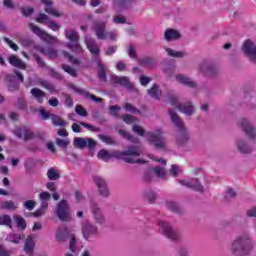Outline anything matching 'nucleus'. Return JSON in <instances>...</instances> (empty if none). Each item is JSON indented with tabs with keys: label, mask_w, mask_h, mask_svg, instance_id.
Masks as SVG:
<instances>
[{
	"label": "nucleus",
	"mask_w": 256,
	"mask_h": 256,
	"mask_svg": "<svg viewBox=\"0 0 256 256\" xmlns=\"http://www.w3.org/2000/svg\"><path fill=\"white\" fill-rule=\"evenodd\" d=\"M140 156L141 148H139V146H129L125 151H114L112 153H109V151L105 149H101L97 155L98 159H101V161H109L111 157H117L118 159H123L125 163H139L140 165H145L147 163V160H143L141 158H134Z\"/></svg>",
	"instance_id": "nucleus-1"
},
{
	"label": "nucleus",
	"mask_w": 256,
	"mask_h": 256,
	"mask_svg": "<svg viewBox=\"0 0 256 256\" xmlns=\"http://www.w3.org/2000/svg\"><path fill=\"white\" fill-rule=\"evenodd\" d=\"M253 251V241L249 234L238 236L232 243V253L236 256H245Z\"/></svg>",
	"instance_id": "nucleus-2"
},
{
	"label": "nucleus",
	"mask_w": 256,
	"mask_h": 256,
	"mask_svg": "<svg viewBox=\"0 0 256 256\" xmlns=\"http://www.w3.org/2000/svg\"><path fill=\"white\" fill-rule=\"evenodd\" d=\"M168 113L172 119V123L175 125L177 131L179 132V135L176 137L177 145H187L189 141V133H187V129L185 128L183 120L173 110H169Z\"/></svg>",
	"instance_id": "nucleus-3"
},
{
	"label": "nucleus",
	"mask_w": 256,
	"mask_h": 256,
	"mask_svg": "<svg viewBox=\"0 0 256 256\" xmlns=\"http://www.w3.org/2000/svg\"><path fill=\"white\" fill-rule=\"evenodd\" d=\"M92 29L100 41L109 39L110 41H117V33L115 31H107V23L103 21H94Z\"/></svg>",
	"instance_id": "nucleus-4"
},
{
	"label": "nucleus",
	"mask_w": 256,
	"mask_h": 256,
	"mask_svg": "<svg viewBox=\"0 0 256 256\" xmlns=\"http://www.w3.org/2000/svg\"><path fill=\"white\" fill-rule=\"evenodd\" d=\"M146 139L150 145L155 147V149L161 151L167 149V142L165 141L161 129L155 130L154 132H146Z\"/></svg>",
	"instance_id": "nucleus-5"
},
{
	"label": "nucleus",
	"mask_w": 256,
	"mask_h": 256,
	"mask_svg": "<svg viewBox=\"0 0 256 256\" xmlns=\"http://www.w3.org/2000/svg\"><path fill=\"white\" fill-rule=\"evenodd\" d=\"M64 34L65 38L70 41L66 44L67 49L72 53H83V47L79 43V33L73 29H66Z\"/></svg>",
	"instance_id": "nucleus-6"
},
{
	"label": "nucleus",
	"mask_w": 256,
	"mask_h": 256,
	"mask_svg": "<svg viewBox=\"0 0 256 256\" xmlns=\"http://www.w3.org/2000/svg\"><path fill=\"white\" fill-rule=\"evenodd\" d=\"M14 73H15V75L8 74L5 77V82L8 87V91H11L12 93L15 91H19V89L21 87L20 83H23L25 81V77L23 76V74L21 72L15 71ZM19 81H20V83H19Z\"/></svg>",
	"instance_id": "nucleus-7"
},
{
	"label": "nucleus",
	"mask_w": 256,
	"mask_h": 256,
	"mask_svg": "<svg viewBox=\"0 0 256 256\" xmlns=\"http://www.w3.org/2000/svg\"><path fill=\"white\" fill-rule=\"evenodd\" d=\"M29 27L31 29V31L37 35V37H39L42 41H44V43H48V45H55V43H57L59 40L57 39V37L47 33V31L42 30L41 28H39V26L30 23Z\"/></svg>",
	"instance_id": "nucleus-8"
},
{
	"label": "nucleus",
	"mask_w": 256,
	"mask_h": 256,
	"mask_svg": "<svg viewBox=\"0 0 256 256\" xmlns=\"http://www.w3.org/2000/svg\"><path fill=\"white\" fill-rule=\"evenodd\" d=\"M170 104L173 105V107H176L181 113H184V115H193L195 108L193 107V104L191 102H187L184 104H179V100L177 99V96H170L169 98Z\"/></svg>",
	"instance_id": "nucleus-9"
},
{
	"label": "nucleus",
	"mask_w": 256,
	"mask_h": 256,
	"mask_svg": "<svg viewBox=\"0 0 256 256\" xmlns=\"http://www.w3.org/2000/svg\"><path fill=\"white\" fill-rule=\"evenodd\" d=\"M56 215L60 221L67 222L71 219V215L69 214V204L67 200H61L57 204Z\"/></svg>",
	"instance_id": "nucleus-10"
},
{
	"label": "nucleus",
	"mask_w": 256,
	"mask_h": 256,
	"mask_svg": "<svg viewBox=\"0 0 256 256\" xmlns=\"http://www.w3.org/2000/svg\"><path fill=\"white\" fill-rule=\"evenodd\" d=\"M243 53L248 57L251 63L256 65V45L251 40H246L242 46Z\"/></svg>",
	"instance_id": "nucleus-11"
},
{
	"label": "nucleus",
	"mask_w": 256,
	"mask_h": 256,
	"mask_svg": "<svg viewBox=\"0 0 256 256\" xmlns=\"http://www.w3.org/2000/svg\"><path fill=\"white\" fill-rule=\"evenodd\" d=\"M160 229L165 237L170 239V241H179V232H177V230H173L169 223L160 221Z\"/></svg>",
	"instance_id": "nucleus-12"
},
{
	"label": "nucleus",
	"mask_w": 256,
	"mask_h": 256,
	"mask_svg": "<svg viewBox=\"0 0 256 256\" xmlns=\"http://www.w3.org/2000/svg\"><path fill=\"white\" fill-rule=\"evenodd\" d=\"M82 235L84 239L89 240L95 235H99V229L93 223L86 221L82 224Z\"/></svg>",
	"instance_id": "nucleus-13"
},
{
	"label": "nucleus",
	"mask_w": 256,
	"mask_h": 256,
	"mask_svg": "<svg viewBox=\"0 0 256 256\" xmlns=\"http://www.w3.org/2000/svg\"><path fill=\"white\" fill-rule=\"evenodd\" d=\"M110 81L114 85H121V87H125V89H128V91H133L134 89L133 84L131 83L129 77L127 76L112 75Z\"/></svg>",
	"instance_id": "nucleus-14"
},
{
	"label": "nucleus",
	"mask_w": 256,
	"mask_h": 256,
	"mask_svg": "<svg viewBox=\"0 0 256 256\" xmlns=\"http://www.w3.org/2000/svg\"><path fill=\"white\" fill-rule=\"evenodd\" d=\"M74 145L78 147V149H85V147H88V149L93 151L95 150V147H97V142L92 138H75Z\"/></svg>",
	"instance_id": "nucleus-15"
},
{
	"label": "nucleus",
	"mask_w": 256,
	"mask_h": 256,
	"mask_svg": "<svg viewBox=\"0 0 256 256\" xmlns=\"http://www.w3.org/2000/svg\"><path fill=\"white\" fill-rule=\"evenodd\" d=\"M85 43H86L87 49L90 51L93 57H96V61H97L101 53V48L99 47V44L94 38H91V37L85 38Z\"/></svg>",
	"instance_id": "nucleus-16"
},
{
	"label": "nucleus",
	"mask_w": 256,
	"mask_h": 256,
	"mask_svg": "<svg viewBox=\"0 0 256 256\" xmlns=\"http://www.w3.org/2000/svg\"><path fill=\"white\" fill-rule=\"evenodd\" d=\"M70 89H73L75 93H78V95H82L83 97H85V99H91L92 101H94V103H103V98H99L95 96V94H91L87 90L81 89L74 84L70 85Z\"/></svg>",
	"instance_id": "nucleus-17"
},
{
	"label": "nucleus",
	"mask_w": 256,
	"mask_h": 256,
	"mask_svg": "<svg viewBox=\"0 0 256 256\" xmlns=\"http://www.w3.org/2000/svg\"><path fill=\"white\" fill-rule=\"evenodd\" d=\"M180 185L184 187H188V189H192L193 191H198L199 193H203V185L199 182V179H191V180H180Z\"/></svg>",
	"instance_id": "nucleus-18"
},
{
	"label": "nucleus",
	"mask_w": 256,
	"mask_h": 256,
	"mask_svg": "<svg viewBox=\"0 0 256 256\" xmlns=\"http://www.w3.org/2000/svg\"><path fill=\"white\" fill-rule=\"evenodd\" d=\"M93 180L98 187V191L102 197H109V188H107V182L100 176H94Z\"/></svg>",
	"instance_id": "nucleus-19"
},
{
	"label": "nucleus",
	"mask_w": 256,
	"mask_h": 256,
	"mask_svg": "<svg viewBox=\"0 0 256 256\" xmlns=\"http://www.w3.org/2000/svg\"><path fill=\"white\" fill-rule=\"evenodd\" d=\"M240 127H242L243 131L246 133L247 137L249 139H255L256 137V131L251 124H249V121L245 118L240 120Z\"/></svg>",
	"instance_id": "nucleus-20"
},
{
	"label": "nucleus",
	"mask_w": 256,
	"mask_h": 256,
	"mask_svg": "<svg viewBox=\"0 0 256 256\" xmlns=\"http://www.w3.org/2000/svg\"><path fill=\"white\" fill-rule=\"evenodd\" d=\"M200 71L206 77H213L217 73V67L209 64V62L204 61L200 64Z\"/></svg>",
	"instance_id": "nucleus-21"
},
{
	"label": "nucleus",
	"mask_w": 256,
	"mask_h": 256,
	"mask_svg": "<svg viewBox=\"0 0 256 256\" xmlns=\"http://www.w3.org/2000/svg\"><path fill=\"white\" fill-rule=\"evenodd\" d=\"M70 236L71 232H69V229L67 227L58 228V230L56 231V240L59 243H64V241H67Z\"/></svg>",
	"instance_id": "nucleus-22"
},
{
	"label": "nucleus",
	"mask_w": 256,
	"mask_h": 256,
	"mask_svg": "<svg viewBox=\"0 0 256 256\" xmlns=\"http://www.w3.org/2000/svg\"><path fill=\"white\" fill-rule=\"evenodd\" d=\"M92 213L94 215V220L96 223H98V225H103L105 223V216L97 204L92 205Z\"/></svg>",
	"instance_id": "nucleus-23"
},
{
	"label": "nucleus",
	"mask_w": 256,
	"mask_h": 256,
	"mask_svg": "<svg viewBox=\"0 0 256 256\" xmlns=\"http://www.w3.org/2000/svg\"><path fill=\"white\" fill-rule=\"evenodd\" d=\"M8 63H10L12 67H16L17 69H25L27 67L25 62H23V60H21L15 54H10L8 56Z\"/></svg>",
	"instance_id": "nucleus-24"
},
{
	"label": "nucleus",
	"mask_w": 256,
	"mask_h": 256,
	"mask_svg": "<svg viewBox=\"0 0 256 256\" xmlns=\"http://www.w3.org/2000/svg\"><path fill=\"white\" fill-rule=\"evenodd\" d=\"M38 51L42 55H45L46 57H48V59H55V57H57L58 55L57 49L53 47L40 46L38 48Z\"/></svg>",
	"instance_id": "nucleus-25"
},
{
	"label": "nucleus",
	"mask_w": 256,
	"mask_h": 256,
	"mask_svg": "<svg viewBox=\"0 0 256 256\" xmlns=\"http://www.w3.org/2000/svg\"><path fill=\"white\" fill-rule=\"evenodd\" d=\"M41 2L46 5L45 13L52 15L53 17H61V13L57 9L53 8V1L51 0H41Z\"/></svg>",
	"instance_id": "nucleus-26"
},
{
	"label": "nucleus",
	"mask_w": 256,
	"mask_h": 256,
	"mask_svg": "<svg viewBox=\"0 0 256 256\" xmlns=\"http://www.w3.org/2000/svg\"><path fill=\"white\" fill-rule=\"evenodd\" d=\"M24 251L26 255H33V251H35V238L32 236L27 237L24 244Z\"/></svg>",
	"instance_id": "nucleus-27"
},
{
	"label": "nucleus",
	"mask_w": 256,
	"mask_h": 256,
	"mask_svg": "<svg viewBox=\"0 0 256 256\" xmlns=\"http://www.w3.org/2000/svg\"><path fill=\"white\" fill-rule=\"evenodd\" d=\"M176 81H178L182 85H186V87H191L192 89L197 87V83H195L194 81H192L190 78H188L183 74L176 75Z\"/></svg>",
	"instance_id": "nucleus-28"
},
{
	"label": "nucleus",
	"mask_w": 256,
	"mask_h": 256,
	"mask_svg": "<svg viewBox=\"0 0 256 256\" xmlns=\"http://www.w3.org/2000/svg\"><path fill=\"white\" fill-rule=\"evenodd\" d=\"M32 97L36 99L37 103L43 104V101L47 94H45V91L39 89V88H32L30 91Z\"/></svg>",
	"instance_id": "nucleus-29"
},
{
	"label": "nucleus",
	"mask_w": 256,
	"mask_h": 256,
	"mask_svg": "<svg viewBox=\"0 0 256 256\" xmlns=\"http://www.w3.org/2000/svg\"><path fill=\"white\" fill-rule=\"evenodd\" d=\"M180 37H181V34L179 33V31L173 28H169L164 33L165 41H175V39H179Z\"/></svg>",
	"instance_id": "nucleus-30"
},
{
	"label": "nucleus",
	"mask_w": 256,
	"mask_h": 256,
	"mask_svg": "<svg viewBox=\"0 0 256 256\" xmlns=\"http://www.w3.org/2000/svg\"><path fill=\"white\" fill-rule=\"evenodd\" d=\"M96 63L98 65V77L100 81H107V70L105 69V65L99 58L96 59Z\"/></svg>",
	"instance_id": "nucleus-31"
},
{
	"label": "nucleus",
	"mask_w": 256,
	"mask_h": 256,
	"mask_svg": "<svg viewBox=\"0 0 256 256\" xmlns=\"http://www.w3.org/2000/svg\"><path fill=\"white\" fill-rule=\"evenodd\" d=\"M0 225L4 227H9V229H13V219L9 214H0Z\"/></svg>",
	"instance_id": "nucleus-32"
},
{
	"label": "nucleus",
	"mask_w": 256,
	"mask_h": 256,
	"mask_svg": "<svg viewBox=\"0 0 256 256\" xmlns=\"http://www.w3.org/2000/svg\"><path fill=\"white\" fill-rule=\"evenodd\" d=\"M148 95L150 97H153V99H160L161 96V90L159 89V85L154 84L150 89L147 90Z\"/></svg>",
	"instance_id": "nucleus-33"
},
{
	"label": "nucleus",
	"mask_w": 256,
	"mask_h": 256,
	"mask_svg": "<svg viewBox=\"0 0 256 256\" xmlns=\"http://www.w3.org/2000/svg\"><path fill=\"white\" fill-rule=\"evenodd\" d=\"M13 219L18 229H21L22 231H25V229H27V221H25L21 215H14Z\"/></svg>",
	"instance_id": "nucleus-34"
},
{
	"label": "nucleus",
	"mask_w": 256,
	"mask_h": 256,
	"mask_svg": "<svg viewBox=\"0 0 256 256\" xmlns=\"http://www.w3.org/2000/svg\"><path fill=\"white\" fill-rule=\"evenodd\" d=\"M0 209H4L5 211H15L17 209V205L13 200L4 201L0 203Z\"/></svg>",
	"instance_id": "nucleus-35"
},
{
	"label": "nucleus",
	"mask_w": 256,
	"mask_h": 256,
	"mask_svg": "<svg viewBox=\"0 0 256 256\" xmlns=\"http://www.w3.org/2000/svg\"><path fill=\"white\" fill-rule=\"evenodd\" d=\"M39 85L49 91L50 93H55V84L51 83L49 80H39Z\"/></svg>",
	"instance_id": "nucleus-36"
},
{
	"label": "nucleus",
	"mask_w": 256,
	"mask_h": 256,
	"mask_svg": "<svg viewBox=\"0 0 256 256\" xmlns=\"http://www.w3.org/2000/svg\"><path fill=\"white\" fill-rule=\"evenodd\" d=\"M52 123L55 127H67V122L63 120L61 117L52 114L51 115Z\"/></svg>",
	"instance_id": "nucleus-37"
},
{
	"label": "nucleus",
	"mask_w": 256,
	"mask_h": 256,
	"mask_svg": "<svg viewBox=\"0 0 256 256\" xmlns=\"http://www.w3.org/2000/svg\"><path fill=\"white\" fill-rule=\"evenodd\" d=\"M98 139H100V141L106 145H117V142L113 139V137L108 135L99 134Z\"/></svg>",
	"instance_id": "nucleus-38"
},
{
	"label": "nucleus",
	"mask_w": 256,
	"mask_h": 256,
	"mask_svg": "<svg viewBox=\"0 0 256 256\" xmlns=\"http://www.w3.org/2000/svg\"><path fill=\"white\" fill-rule=\"evenodd\" d=\"M47 177L50 181H57V179H61V174L55 168H50L47 171Z\"/></svg>",
	"instance_id": "nucleus-39"
},
{
	"label": "nucleus",
	"mask_w": 256,
	"mask_h": 256,
	"mask_svg": "<svg viewBox=\"0 0 256 256\" xmlns=\"http://www.w3.org/2000/svg\"><path fill=\"white\" fill-rule=\"evenodd\" d=\"M238 151L241 153L247 154L251 153L252 149L249 147L243 140L238 141L237 143Z\"/></svg>",
	"instance_id": "nucleus-40"
},
{
	"label": "nucleus",
	"mask_w": 256,
	"mask_h": 256,
	"mask_svg": "<svg viewBox=\"0 0 256 256\" xmlns=\"http://www.w3.org/2000/svg\"><path fill=\"white\" fill-rule=\"evenodd\" d=\"M166 52L168 53L169 57H175L177 59L185 57V52L175 51L171 48H166Z\"/></svg>",
	"instance_id": "nucleus-41"
},
{
	"label": "nucleus",
	"mask_w": 256,
	"mask_h": 256,
	"mask_svg": "<svg viewBox=\"0 0 256 256\" xmlns=\"http://www.w3.org/2000/svg\"><path fill=\"white\" fill-rule=\"evenodd\" d=\"M61 68L63 69V71H65V73H68V75H70L71 77H77V70L67 64H62Z\"/></svg>",
	"instance_id": "nucleus-42"
},
{
	"label": "nucleus",
	"mask_w": 256,
	"mask_h": 256,
	"mask_svg": "<svg viewBox=\"0 0 256 256\" xmlns=\"http://www.w3.org/2000/svg\"><path fill=\"white\" fill-rule=\"evenodd\" d=\"M167 209L172 211L173 213H181V207L176 202H167L166 203Z\"/></svg>",
	"instance_id": "nucleus-43"
},
{
	"label": "nucleus",
	"mask_w": 256,
	"mask_h": 256,
	"mask_svg": "<svg viewBox=\"0 0 256 256\" xmlns=\"http://www.w3.org/2000/svg\"><path fill=\"white\" fill-rule=\"evenodd\" d=\"M79 125L85 127L88 131H91L92 133H99V131H101V128L95 127L94 125H91L86 122H80Z\"/></svg>",
	"instance_id": "nucleus-44"
},
{
	"label": "nucleus",
	"mask_w": 256,
	"mask_h": 256,
	"mask_svg": "<svg viewBox=\"0 0 256 256\" xmlns=\"http://www.w3.org/2000/svg\"><path fill=\"white\" fill-rule=\"evenodd\" d=\"M140 65H142V67H153V65H155V59L149 57L143 58L140 60Z\"/></svg>",
	"instance_id": "nucleus-45"
},
{
	"label": "nucleus",
	"mask_w": 256,
	"mask_h": 256,
	"mask_svg": "<svg viewBox=\"0 0 256 256\" xmlns=\"http://www.w3.org/2000/svg\"><path fill=\"white\" fill-rule=\"evenodd\" d=\"M62 55H64L65 59H68L69 63H72L73 65L79 64V60L75 58V56L71 55L67 51H63Z\"/></svg>",
	"instance_id": "nucleus-46"
},
{
	"label": "nucleus",
	"mask_w": 256,
	"mask_h": 256,
	"mask_svg": "<svg viewBox=\"0 0 256 256\" xmlns=\"http://www.w3.org/2000/svg\"><path fill=\"white\" fill-rule=\"evenodd\" d=\"M75 111L77 115H79L80 117H87V115H89V113L87 112V109H85V107L79 104L76 105Z\"/></svg>",
	"instance_id": "nucleus-47"
},
{
	"label": "nucleus",
	"mask_w": 256,
	"mask_h": 256,
	"mask_svg": "<svg viewBox=\"0 0 256 256\" xmlns=\"http://www.w3.org/2000/svg\"><path fill=\"white\" fill-rule=\"evenodd\" d=\"M125 111H129L130 113H138L141 114V110L137 109L135 106H133L131 103L127 102L124 105Z\"/></svg>",
	"instance_id": "nucleus-48"
},
{
	"label": "nucleus",
	"mask_w": 256,
	"mask_h": 256,
	"mask_svg": "<svg viewBox=\"0 0 256 256\" xmlns=\"http://www.w3.org/2000/svg\"><path fill=\"white\" fill-rule=\"evenodd\" d=\"M152 170L154 171L155 175H157V177H161V179H165L167 172H165V170H163V168L154 167V168H152Z\"/></svg>",
	"instance_id": "nucleus-49"
},
{
	"label": "nucleus",
	"mask_w": 256,
	"mask_h": 256,
	"mask_svg": "<svg viewBox=\"0 0 256 256\" xmlns=\"http://www.w3.org/2000/svg\"><path fill=\"white\" fill-rule=\"evenodd\" d=\"M113 23H115L116 25H123V24L127 23V18H125L124 16H121V15H116L113 18Z\"/></svg>",
	"instance_id": "nucleus-50"
},
{
	"label": "nucleus",
	"mask_w": 256,
	"mask_h": 256,
	"mask_svg": "<svg viewBox=\"0 0 256 256\" xmlns=\"http://www.w3.org/2000/svg\"><path fill=\"white\" fill-rule=\"evenodd\" d=\"M132 130H133L134 133L139 135V137H145V129H143V127H141L139 125H134L132 127Z\"/></svg>",
	"instance_id": "nucleus-51"
},
{
	"label": "nucleus",
	"mask_w": 256,
	"mask_h": 256,
	"mask_svg": "<svg viewBox=\"0 0 256 256\" xmlns=\"http://www.w3.org/2000/svg\"><path fill=\"white\" fill-rule=\"evenodd\" d=\"M3 41L6 42V44L10 47V49H13V51H19V46L13 42V40L4 37Z\"/></svg>",
	"instance_id": "nucleus-52"
},
{
	"label": "nucleus",
	"mask_w": 256,
	"mask_h": 256,
	"mask_svg": "<svg viewBox=\"0 0 256 256\" xmlns=\"http://www.w3.org/2000/svg\"><path fill=\"white\" fill-rule=\"evenodd\" d=\"M109 111L112 117H119V113L117 111H121V107L119 105L110 106Z\"/></svg>",
	"instance_id": "nucleus-53"
},
{
	"label": "nucleus",
	"mask_w": 256,
	"mask_h": 256,
	"mask_svg": "<svg viewBox=\"0 0 256 256\" xmlns=\"http://www.w3.org/2000/svg\"><path fill=\"white\" fill-rule=\"evenodd\" d=\"M47 27L48 29H51V31H59V29L61 28V26L55 21H48Z\"/></svg>",
	"instance_id": "nucleus-54"
},
{
	"label": "nucleus",
	"mask_w": 256,
	"mask_h": 256,
	"mask_svg": "<svg viewBox=\"0 0 256 256\" xmlns=\"http://www.w3.org/2000/svg\"><path fill=\"white\" fill-rule=\"evenodd\" d=\"M56 145L58 147H62L63 149H67V147H69V140H63L61 138H57Z\"/></svg>",
	"instance_id": "nucleus-55"
},
{
	"label": "nucleus",
	"mask_w": 256,
	"mask_h": 256,
	"mask_svg": "<svg viewBox=\"0 0 256 256\" xmlns=\"http://www.w3.org/2000/svg\"><path fill=\"white\" fill-rule=\"evenodd\" d=\"M16 107L21 111H25V109H27V102L24 99L19 98Z\"/></svg>",
	"instance_id": "nucleus-56"
},
{
	"label": "nucleus",
	"mask_w": 256,
	"mask_h": 256,
	"mask_svg": "<svg viewBox=\"0 0 256 256\" xmlns=\"http://www.w3.org/2000/svg\"><path fill=\"white\" fill-rule=\"evenodd\" d=\"M31 139H35V133L31 130H25L24 141H31Z\"/></svg>",
	"instance_id": "nucleus-57"
},
{
	"label": "nucleus",
	"mask_w": 256,
	"mask_h": 256,
	"mask_svg": "<svg viewBox=\"0 0 256 256\" xmlns=\"http://www.w3.org/2000/svg\"><path fill=\"white\" fill-rule=\"evenodd\" d=\"M144 196L149 201V203H155L156 196L153 191L145 192Z\"/></svg>",
	"instance_id": "nucleus-58"
},
{
	"label": "nucleus",
	"mask_w": 256,
	"mask_h": 256,
	"mask_svg": "<svg viewBox=\"0 0 256 256\" xmlns=\"http://www.w3.org/2000/svg\"><path fill=\"white\" fill-rule=\"evenodd\" d=\"M45 21H49V17L47 16V14L40 13L36 17V23L43 24V23H45Z\"/></svg>",
	"instance_id": "nucleus-59"
},
{
	"label": "nucleus",
	"mask_w": 256,
	"mask_h": 256,
	"mask_svg": "<svg viewBox=\"0 0 256 256\" xmlns=\"http://www.w3.org/2000/svg\"><path fill=\"white\" fill-rule=\"evenodd\" d=\"M124 123H127V125H131L132 123H135V118L131 114H126L123 116Z\"/></svg>",
	"instance_id": "nucleus-60"
},
{
	"label": "nucleus",
	"mask_w": 256,
	"mask_h": 256,
	"mask_svg": "<svg viewBox=\"0 0 256 256\" xmlns=\"http://www.w3.org/2000/svg\"><path fill=\"white\" fill-rule=\"evenodd\" d=\"M151 81L152 79L149 76H140V83L143 87H147Z\"/></svg>",
	"instance_id": "nucleus-61"
},
{
	"label": "nucleus",
	"mask_w": 256,
	"mask_h": 256,
	"mask_svg": "<svg viewBox=\"0 0 256 256\" xmlns=\"http://www.w3.org/2000/svg\"><path fill=\"white\" fill-rule=\"evenodd\" d=\"M40 201H51V194L49 192H41L39 194Z\"/></svg>",
	"instance_id": "nucleus-62"
},
{
	"label": "nucleus",
	"mask_w": 256,
	"mask_h": 256,
	"mask_svg": "<svg viewBox=\"0 0 256 256\" xmlns=\"http://www.w3.org/2000/svg\"><path fill=\"white\" fill-rule=\"evenodd\" d=\"M35 201L33 200H28L24 203L25 209H28V211H33L35 209Z\"/></svg>",
	"instance_id": "nucleus-63"
},
{
	"label": "nucleus",
	"mask_w": 256,
	"mask_h": 256,
	"mask_svg": "<svg viewBox=\"0 0 256 256\" xmlns=\"http://www.w3.org/2000/svg\"><path fill=\"white\" fill-rule=\"evenodd\" d=\"M0 256H11V252L3 244H0Z\"/></svg>",
	"instance_id": "nucleus-64"
}]
</instances>
